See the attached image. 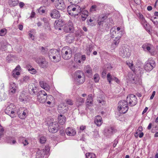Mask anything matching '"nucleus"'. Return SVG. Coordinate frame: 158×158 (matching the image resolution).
<instances>
[{"mask_svg": "<svg viewBox=\"0 0 158 158\" xmlns=\"http://www.w3.org/2000/svg\"><path fill=\"white\" fill-rule=\"evenodd\" d=\"M79 8H80V11L79 12H77V10H75V11H73V12H72L73 15L74 16H77L81 12V8L79 6Z\"/></svg>", "mask_w": 158, "mask_h": 158, "instance_id": "nucleus-45", "label": "nucleus"}, {"mask_svg": "<svg viewBox=\"0 0 158 158\" xmlns=\"http://www.w3.org/2000/svg\"><path fill=\"white\" fill-rule=\"evenodd\" d=\"M50 148L48 146H45L43 152L44 155H48L49 154Z\"/></svg>", "mask_w": 158, "mask_h": 158, "instance_id": "nucleus-40", "label": "nucleus"}, {"mask_svg": "<svg viewBox=\"0 0 158 158\" xmlns=\"http://www.w3.org/2000/svg\"><path fill=\"white\" fill-rule=\"evenodd\" d=\"M22 143H23L24 146H26L28 144V142L27 139H25Z\"/></svg>", "mask_w": 158, "mask_h": 158, "instance_id": "nucleus-58", "label": "nucleus"}, {"mask_svg": "<svg viewBox=\"0 0 158 158\" xmlns=\"http://www.w3.org/2000/svg\"><path fill=\"white\" fill-rule=\"evenodd\" d=\"M86 158H96V156L95 154L93 153L88 152L85 154Z\"/></svg>", "mask_w": 158, "mask_h": 158, "instance_id": "nucleus-36", "label": "nucleus"}, {"mask_svg": "<svg viewBox=\"0 0 158 158\" xmlns=\"http://www.w3.org/2000/svg\"><path fill=\"white\" fill-rule=\"evenodd\" d=\"M88 12L86 10H84L82 12V15L81 16V19L82 21H85L87 16L88 15Z\"/></svg>", "mask_w": 158, "mask_h": 158, "instance_id": "nucleus-34", "label": "nucleus"}, {"mask_svg": "<svg viewBox=\"0 0 158 158\" xmlns=\"http://www.w3.org/2000/svg\"><path fill=\"white\" fill-rule=\"evenodd\" d=\"M93 79L95 83H98L99 82L100 79V77L98 73L95 74L93 77Z\"/></svg>", "mask_w": 158, "mask_h": 158, "instance_id": "nucleus-38", "label": "nucleus"}, {"mask_svg": "<svg viewBox=\"0 0 158 158\" xmlns=\"http://www.w3.org/2000/svg\"><path fill=\"white\" fill-rule=\"evenodd\" d=\"M9 3L11 6H16L18 3V0H9Z\"/></svg>", "mask_w": 158, "mask_h": 158, "instance_id": "nucleus-35", "label": "nucleus"}, {"mask_svg": "<svg viewBox=\"0 0 158 158\" xmlns=\"http://www.w3.org/2000/svg\"><path fill=\"white\" fill-rule=\"evenodd\" d=\"M120 54L123 58H128L130 56L131 51L128 48L123 47L121 50Z\"/></svg>", "mask_w": 158, "mask_h": 158, "instance_id": "nucleus-11", "label": "nucleus"}, {"mask_svg": "<svg viewBox=\"0 0 158 158\" xmlns=\"http://www.w3.org/2000/svg\"><path fill=\"white\" fill-rule=\"evenodd\" d=\"M156 66V63L153 60H151L146 62L144 69L146 71H150Z\"/></svg>", "mask_w": 158, "mask_h": 158, "instance_id": "nucleus-9", "label": "nucleus"}, {"mask_svg": "<svg viewBox=\"0 0 158 158\" xmlns=\"http://www.w3.org/2000/svg\"><path fill=\"white\" fill-rule=\"evenodd\" d=\"M66 102L67 104L70 105H73V102L70 99H67L66 100Z\"/></svg>", "mask_w": 158, "mask_h": 158, "instance_id": "nucleus-51", "label": "nucleus"}, {"mask_svg": "<svg viewBox=\"0 0 158 158\" xmlns=\"http://www.w3.org/2000/svg\"><path fill=\"white\" fill-rule=\"evenodd\" d=\"M128 102L124 100L120 101L118 103V110L121 114H124L128 111Z\"/></svg>", "mask_w": 158, "mask_h": 158, "instance_id": "nucleus-4", "label": "nucleus"}, {"mask_svg": "<svg viewBox=\"0 0 158 158\" xmlns=\"http://www.w3.org/2000/svg\"><path fill=\"white\" fill-rule=\"evenodd\" d=\"M25 139L24 138L22 137H20L19 138V143H22Z\"/></svg>", "mask_w": 158, "mask_h": 158, "instance_id": "nucleus-52", "label": "nucleus"}, {"mask_svg": "<svg viewBox=\"0 0 158 158\" xmlns=\"http://www.w3.org/2000/svg\"><path fill=\"white\" fill-rule=\"evenodd\" d=\"M93 97L92 94H90L88 95L86 102V105L87 107L89 108L93 105Z\"/></svg>", "mask_w": 158, "mask_h": 158, "instance_id": "nucleus-19", "label": "nucleus"}, {"mask_svg": "<svg viewBox=\"0 0 158 158\" xmlns=\"http://www.w3.org/2000/svg\"><path fill=\"white\" fill-rule=\"evenodd\" d=\"M47 51V49L43 47H41V52L43 54H45Z\"/></svg>", "mask_w": 158, "mask_h": 158, "instance_id": "nucleus-50", "label": "nucleus"}, {"mask_svg": "<svg viewBox=\"0 0 158 158\" xmlns=\"http://www.w3.org/2000/svg\"><path fill=\"white\" fill-rule=\"evenodd\" d=\"M58 119L59 123L61 125H63L66 121L65 117L61 114L59 116Z\"/></svg>", "mask_w": 158, "mask_h": 158, "instance_id": "nucleus-31", "label": "nucleus"}, {"mask_svg": "<svg viewBox=\"0 0 158 158\" xmlns=\"http://www.w3.org/2000/svg\"><path fill=\"white\" fill-rule=\"evenodd\" d=\"M28 98L26 93L24 91H23L21 93L19 97V99L20 101L22 102L27 101Z\"/></svg>", "mask_w": 158, "mask_h": 158, "instance_id": "nucleus-24", "label": "nucleus"}, {"mask_svg": "<svg viewBox=\"0 0 158 158\" xmlns=\"http://www.w3.org/2000/svg\"><path fill=\"white\" fill-rule=\"evenodd\" d=\"M74 77L76 81L79 84H82L85 81L84 73L81 70L77 71L75 73Z\"/></svg>", "mask_w": 158, "mask_h": 158, "instance_id": "nucleus-5", "label": "nucleus"}, {"mask_svg": "<svg viewBox=\"0 0 158 158\" xmlns=\"http://www.w3.org/2000/svg\"><path fill=\"white\" fill-rule=\"evenodd\" d=\"M77 101L78 102L80 103L79 104L81 105L84 102V99L81 97H79L77 99Z\"/></svg>", "mask_w": 158, "mask_h": 158, "instance_id": "nucleus-48", "label": "nucleus"}, {"mask_svg": "<svg viewBox=\"0 0 158 158\" xmlns=\"http://www.w3.org/2000/svg\"><path fill=\"white\" fill-rule=\"evenodd\" d=\"M75 10H77V12H79L80 10L79 6L77 5H71L69 6L67 8V11L70 15L72 13V11H74Z\"/></svg>", "mask_w": 158, "mask_h": 158, "instance_id": "nucleus-16", "label": "nucleus"}, {"mask_svg": "<svg viewBox=\"0 0 158 158\" xmlns=\"http://www.w3.org/2000/svg\"><path fill=\"white\" fill-rule=\"evenodd\" d=\"M85 72L89 75H92L93 73L92 70L89 65H87L84 68Z\"/></svg>", "mask_w": 158, "mask_h": 158, "instance_id": "nucleus-32", "label": "nucleus"}, {"mask_svg": "<svg viewBox=\"0 0 158 158\" xmlns=\"http://www.w3.org/2000/svg\"><path fill=\"white\" fill-rule=\"evenodd\" d=\"M39 83L40 86L46 91H48L49 90L50 86L47 83L43 81H40Z\"/></svg>", "mask_w": 158, "mask_h": 158, "instance_id": "nucleus-26", "label": "nucleus"}, {"mask_svg": "<svg viewBox=\"0 0 158 158\" xmlns=\"http://www.w3.org/2000/svg\"><path fill=\"white\" fill-rule=\"evenodd\" d=\"M16 109L13 104H9L5 110V113L9 115L12 118L16 117Z\"/></svg>", "mask_w": 158, "mask_h": 158, "instance_id": "nucleus-3", "label": "nucleus"}, {"mask_svg": "<svg viewBox=\"0 0 158 158\" xmlns=\"http://www.w3.org/2000/svg\"><path fill=\"white\" fill-rule=\"evenodd\" d=\"M67 135L69 136H74L76 134V131L74 129L71 127H67L65 130Z\"/></svg>", "mask_w": 158, "mask_h": 158, "instance_id": "nucleus-22", "label": "nucleus"}, {"mask_svg": "<svg viewBox=\"0 0 158 158\" xmlns=\"http://www.w3.org/2000/svg\"><path fill=\"white\" fill-rule=\"evenodd\" d=\"M55 7L57 9L63 10L65 8V5L63 0H57L55 5Z\"/></svg>", "mask_w": 158, "mask_h": 158, "instance_id": "nucleus-15", "label": "nucleus"}, {"mask_svg": "<svg viewBox=\"0 0 158 158\" xmlns=\"http://www.w3.org/2000/svg\"><path fill=\"white\" fill-rule=\"evenodd\" d=\"M35 15V12L34 11H32L31 12V16H30V17L31 18H32L34 17Z\"/></svg>", "mask_w": 158, "mask_h": 158, "instance_id": "nucleus-62", "label": "nucleus"}, {"mask_svg": "<svg viewBox=\"0 0 158 158\" xmlns=\"http://www.w3.org/2000/svg\"><path fill=\"white\" fill-rule=\"evenodd\" d=\"M94 123L97 126H100L102 123L101 117L100 115H97L95 116L94 119Z\"/></svg>", "mask_w": 158, "mask_h": 158, "instance_id": "nucleus-25", "label": "nucleus"}, {"mask_svg": "<svg viewBox=\"0 0 158 158\" xmlns=\"http://www.w3.org/2000/svg\"><path fill=\"white\" fill-rule=\"evenodd\" d=\"M64 31L66 32H72L74 31V28L72 23H70L66 24L64 27Z\"/></svg>", "mask_w": 158, "mask_h": 158, "instance_id": "nucleus-18", "label": "nucleus"}, {"mask_svg": "<svg viewBox=\"0 0 158 158\" xmlns=\"http://www.w3.org/2000/svg\"><path fill=\"white\" fill-rule=\"evenodd\" d=\"M17 88L16 84L13 82H10L9 84V92L12 94L15 93Z\"/></svg>", "mask_w": 158, "mask_h": 158, "instance_id": "nucleus-20", "label": "nucleus"}, {"mask_svg": "<svg viewBox=\"0 0 158 158\" xmlns=\"http://www.w3.org/2000/svg\"><path fill=\"white\" fill-rule=\"evenodd\" d=\"M86 128V127L85 126L82 125L80 127V130L81 131H83Z\"/></svg>", "mask_w": 158, "mask_h": 158, "instance_id": "nucleus-63", "label": "nucleus"}, {"mask_svg": "<svg viewBox=\"0 0 158 158\" xmlns=\"http://www.w3.org/2000/svg\"><path fill=\"white\" fill-rule=\"evenodd\" d=\"M50 16L54 19H58L60 17V14L59 12L57 10L54 9L52 10L50 12Z\"/></svg>", "mask_w": 158, "mask_h": 158, "instance_id": "nucleus-17", "label": "nucleus"}, {"mask_svg": "<svg viewBox=\"0 0 158 158\" xmlns=\"http://www.w3.org/2000/svg\"><path fill=\"white\" fill-rule=\"evenodd\" d=\"M142 26L146 31H148L149 34H151V28L150 25L147 23H146L144 24V25H142Z\"/></svg>", "mask_w": 158, "mask_h": 158, "instance_id": "nucleus-33", "label": "nucleus"}, {"mask_svg": "<svg viewBox=\"0 0 158 158\" xmlns=\"http://www.w3.org/2000/svg\"><path fill=\"white\" fill-rule=\"evenodd\" d=\"M138 80V78L137 77H134L132 78V80H131V81L133 83H136Z\"/></svg>", "mask_w": 158, "mask_h": 158, "instance_id": "nucleus-49", "label": "nucleus"}, {"mask_svg": "<svg viewBox=\"0 0 158 158\" xmlns=\"http://www.w3.org/2000/svg\"><path fill=\"white\" fill-rule=\"evenodd\" d=\"M38 94L37 99L38 101L41 103H44L47 99V93L44 90H40Z\"/></svg>", "mask_w": 158, "mask_h": 158, "instance_id": "nucleus-8", "label": "nucleus"}, {"mask_svg": "<svg viewBox=\"0 0 158 158\" xmlns=\"http://www.w3.org/2000/svg\"><path fill=\"white\" fill-rule=\"evenodd\" d=\"M74 38L73 35H69L67 36L66 40L67 41L69 42H71L72 40H74Z\"/></svg>", "mask_w": 158, "mask_h": 158, "instance_id": "nucleus-41", "label": "nucleus"}, {"mask_svg": "<svg viewBox=\"0 0 158 158\" xmlns=\"http://www.w3.org/2000/svg\"><path fill=\"white\" fill-rule=\"evenodd\" d=\"M54 25L55 29L59 30H61V27L62 26V22L59 20H56L54 23Z\"/></svg>", "mask_w": 158, "mask_h": 158, "instance_id": "nucleus-27", "label": "nucleus"}, {"mask_svg": "<svg viewBox=\"0 0 158 158\" xmlns=\"http://www.w3.org/2000/svg\"><path fill=\"white\" fill-rule=\"evenodd\" d=\"M139 18V21L143 19L144 18V16L143 15L140 14H139V16H138Z\"/></svg>", "mask_w": 158, "mask_h": 158, "instance_id": "nucleus-57", "label": "nucleus"}, {"mask_svg": "<svg viewBox=\"0 0 158 158\" xmlns=\"http://www.w3.org/2000/svg\"><path fill=\"white\" fill-rule=\"evenodd\" d=\"M4 130L3 127L0 124V138L3 134Z\"/></svg>", "mask_w": 158, "mask_h": 158, "instance_id": "nucleus-47", "label": "nucleus"}, {"mask_svg": "<svg viewBox=\"0 0 158 158\" xmlns=\"http://www.w3.org/2000/svg\"><path fill=\"white\" fill-rule=\"evenodd\" d=\"M27 113V111L26 109L22 111V113H20L18 111L17 112L19 117L22 119L26 117Z\"/></svg>", "mask_w": 158, "mask_h": 158, "instance_id": "nucleus-28", "label": "nucleus"}, {"mask_svg": "<svg viewBox=\"0 0 158 158\" xmlns=\"http://www.w3.org/2000/svg\"><path fill=\"white\" fill-rule=\"evenodd\" d=\"M154 15L155 16L152 18L151 20L154 24L157 25L158 24V12H155Z\"/></svg>", "mask_w": 158, "mask_h": 158, "instance_id": "nucleus-30", "label": "nucleus"}, {"mask_svg": "<svg viewBox=\"0 0 158 158\" xmlns=\"http://www.w3.org/2000/svg\"><path fill=\"white\" fill-rule=\"evenodd\" d=\"M20 69V67L19 65L17 66L15 69L12 72V75L13 77L15 78H17L20 75V73L19 71Z\"/></svg>", "mask_w": 158, "mask_h": 158, "instance_id": "nucleus-23", "label": "nucleus"}, {"mask_svg": "<svg viewBox=\"0 0 158 158\" xmlns=\"http://www.w3.org/2000/svg\"><path fill=\"white\" fill-rule=\"evenodd\" d=\"M58 124L56 122L50 123L48 127L49 131L52 133H56L58 131Z\"/></svg>", "mask_w": 158, "mask_h": 158, "instance_id": "nucleus-12", "label": "nucleus"}, {"mask_svg": "<svg viewBox=\"0 0 158 158\" xmlns=\"http://www.w3.org/2000/svg\"><path fill=\"white\" fill-rule=\"evenodd\" d=\"M28 70L29 72L32 74H35L36 73V70L31 66L28 68Z\"/></svg>", "mask_w": 158, "mask_h": 158, "instance_id": "nucleus-42", "label": "nucleus"}, {"mask_svg": "<svg viewBox=\"0 0 158 158\" xmlns=\"http://www.w3.org/2000/svg\"><path fill=\"white\" fill-rule=\"evenodd\" d=\"M106 68L108 70H110L112 68V67L110 64H109L106 65Z\"/></svg>", "mask_w": 158, "mask_h": 158, "instance_id": "nucleus-56", "label": "nucleus"}, {"mask_svg": "<svg viewBox=\"0 0 158 158\" xmlns=\"http://www.w3.org/2000/svg\"><path fill=\"white\" fill-rule=\"evenodd\" d=\"M19 6L20 8H22L24 6V4L23 2H20L19 4Z\"/></svg>", "mask_w": 158, "mask_h": 158, "instance_id": "nucleus-61", "label": "nucleus"}, {"mask_svg": "<svg viewBox=\"0 0 158 158\" xmlns=\"http://www.w3.org/2000/svg\"><path fill=\"white\" fill-rule=\"evenodd\" d=\"M35 61L39 66L43 68H46L48 66V62L42 56H40L35 59Z\"/></svg>", "mask_w": 158, "mask_h": 158, "instance_id": "nucleus-7", "label": "nucleus"}, {"mask_svg": "<svg viewBox=\"0 0 158 158\" xmlns=\"http://www.w3.org/2000/svg\"><path fill=\"white\" fill-rule=\"evenodd\" d=\"M28 89L29 93L32 95L36 94L38 91L36 86L34 84H29Z\"/></svg>", "mask_w": 158, "mask_h": 158, "instance_id": "nucleus-14", "label": "nucleus"}, {"mask_svg": "<svg viewBox=\"0 0 158 158\" xmlns=\"http://www.w3.org/2000/svg\"><path fill=\"white\" fill-rule=\"evenodd\" d=\"M94 46L92 44H89L87 46L86 48V53L87 55L89 56L92 52Z\"/></svg>", "mask_w": 158, "mask_h": 158, "instance_id": "nucleus-29", "label": "nucleus"}, {"mask_svg": "<svg viewBox=\"0 0 158 158\" xmlns=\"http://www.w3.org/2000/svg\"><path fill=\"white\" fill-rule=\"evenodd\" d=\"M6 46L3 43H1L0 44V47L1 49H4L6 48Z\"/></svg>", "mask_w": 158, "mask_h": 158, "instance_id": "nucleus-53", "label": "nucleus"}, {"mask_svg": "<svg viewBox=\"0 0 158 158\" xmlns=\"http://www.w3.org/2000/svg\"><path fill=\"white\" fill-rule=\"evenodd\" d=\"M140 21V22L141 24L142 25H144V24H145L147 23V21L145 20V18L141 20Z\"/></svg>", "mask_w": 158, "mask_h": 158, "instance_id": "nucleus-55", "label": "nucleus"}, {"mask_svg": "<svg viewBox=\"0 0 158 158\" xmlns=\"http://www.w3.org/2000/svg\"><path fill=\"white\" fill-rule=\"evenodd\" d=\"M155 94H156V92L155 91H153L152 92V94L150 97V100H152L153 99L155 95Z\"/></svg>", "mask_w": 158, "mask_h": 158, "instance_id": "nucleus-59", "label": "nucleus"}, {"mask_svg": "<svg viewBox=\"0 0 158 158\" xmlns=\"http://www.w3.org/2000/svg\"><path fill=\"white\" fill-rule=\"evenodd\" d=\"M118 143V140H117L116 139H115L114 141V143L113 144V146L114 147V148L116 146V145Z\"/></svg>", "mask_w": 158, "mask_h": 158, "instance_id": "nucleus-60", "label": "nucleus"}, {"mask_svg": "<svg viewBox=\"0 0 158 158\" xmlns=\"http://www.w3.org/2000/svg\"><path fill=\"white\" fill-rule=\"evenodd\" d=\"M127 101L129 102V105L133 106L136 105L137 102V99L136 96L133 94L128 95L127 98Z\"/></svg>", "mask_w": 158, "mask_h": 158, "instance_id": "nucleus-10", "label": "nucleus"}, {"mask_svg": "<svg viewBox=\"0 0 158 158\" xmlns=\"http://www.w3.org/2000/svg\"><path fill=\"white\" fill-rule=\"evenodd\" d=\"M151 44L146 43L143 44L142 46V48L144 51H147L151 55H154L155 54V51L151 48Z\"/></svg>", "mask_w": 158, "mask_h": 158, "instance_id": "nucleus-13", "label": "nucleus"}, {"mask_svg": "<svg viewBox=\"0 0 158 158\" xmlns=\"http://www.w3.org/2000/svg\"><path fill=\"white\" fill-rule=\"evenodd\" d=\"M7 32V30L6 28H3L0 30V36H4Z\"/></svg>", "mask_w": 158, "mask_h": 158, "instance_id": "nucleus-39", "label": "nucleus"}, {"mask_svg": "<svg viewBox=\"0 0 158 158\" xmlns=\"http://www.w3.org/2000/svg\"><path fill=\"white\" fill-rule=\"evenodd\" d=\"M115 132V130L113 127H110L105 131V135L108 137L112 135Z\"/></svg>", "mask_w": 158, "mask_h": 158, "instance_id": "nucleus-21", "label": "nucleus"}, {"mask_svg": "<svg viewBox=\"0 0 158 158\" xmlns=\"http://www.w3.org/2000/svg\"><path fill=\"white\" fill-rule=\"evenodd\" d=\"M29 37L31 38V39L33 40L34 39V36L33 35V34L31 33H29Z\"/></svg>", "mask_w": 158, "mask_h": 158, "instance_id": "nucleus-64", "label": "nucleus"}, {"mask_svg": "<svg viewBox=\"0 0 158 158\" xmlns=\"http://www.w3.org/2000/svg\"><path fill=\"white\" fill-rule=\"evenodd\" d=\"M61 53L63 58L65 60H69L72 56L71 49L68 46L64 47L62 49Z\"/></svg>", "mask_w": 158, "mask_h": 158, "instance_id": "nucleus-6", "label": "nucleus"}, {"mask_svg": "<svg viewBox=\"0 0 158 158\" xmlns=\"http://www.w3.org/2000/svg\"><path fill=\"white\" fill-rule=\"evenodd\" d=\"M46 140V138L44 136L41 137L40 139V142L41 143H44L45 142Z\"/></svg>", "mask_w": 158, "mask_h": 158, "instance_id": "nucleus-46", "label": "nucleus"}, {"mask_svg": "<svg viewBox=\"0 0 158 158\" xmlns=\"http://www.w3.org/2000/svg\"><path fill=\"white\" fill-rule=\"evenodd\" d=\"M107 79L109 83L110 84L111 81L113 80V76H111L110 73H108L107 75Z\"/></svg>", "mask_w": 158, "mask_h": 158, "instance_id": "nucleus-43", "label": "nucleus"}, {"mask_svg": "<svg viewBox=\"0 0 158 158\" xmlns=\"http://www.w3.org/2000/svg\"><path fill=\"white\" fill-rule=\"evenodd\" d=\"M98 9L97 6L96 5H92L90 9V11L93 12L96 11Z\"/></svg>", "mask_w": 158, "mask_h": 158, "instance_id": "nucleus-44", "label": "nucleus"}, {"mask_svg": "<svg viewBox=\"0 0 158 158\" xmlns=\"http://www.w3.org/2000/svg\"><path fill=\"white\" fill-rule=\"evenodd\" d=\"M114 29L112 28L110 31V34L112 38H115L114 41V44L115 46L117 45L119 43L120 39L122 37L123 31H121L117 33Z\"/></svg>", "mask_w": 158, "mask_h": 158, "instance_id": "nucleus-2", "label": "nucleus"}, {"mask_svg": "<svg viewBox=\"0 0 158 158\" xmlns=\"http://www.w3.org/2000/svg\"><path fill=\"white\" fill-rule=\"evenodd\" d=\"M48 55L50 59L53 62H58L61 60L60 51L56 49L50 50Z\"/></svg>", "mask_w": 158, "mask_h": 158, "instance_id": "nucleus-1", "label": "nucleus"}, {"mask_svg": "<svg viewBox=\"0 0 158 158\" xmlns=\"http://www.w3.org/2000/svg\"><path fill=\"white\" fill-rule=\"evenodd\" d=\"M108 17L107 15L102 14L99 16L98 19L99 20H101L102 21H104L105 19H107Z\"/></svg>", "mask_w": 158, "mask_h": 158, "instance_id": "nucleus-37", "label": "nucleus"}, {"mask_svg": "<svg viewBox=\"0 0 158 158\" xmlns=\"http://www.w3.org/2000/svg\"><path fill=\"white\" fill-rule=\"evenodd\" d=\"M113 80L115 81L117 83H119L120 82L119 80L117 78L114 76H113Z\"/></svg>", "mask_w": 158, "mask_h": 158, "instance_id": "nucleus-54", "label": "nucleus"}]
</instances>
